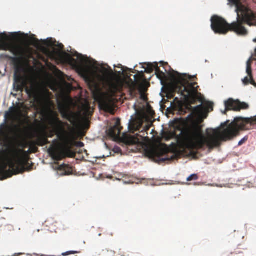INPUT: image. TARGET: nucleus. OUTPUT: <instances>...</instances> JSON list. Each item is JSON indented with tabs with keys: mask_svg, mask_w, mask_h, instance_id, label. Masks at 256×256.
Here are the masks:
<instances>
[{
	"mask_svg": "<svg viewBox=\"0 0 256 256\" xmlns=\"http://www.w3.org/2000/svg\"><path fill=\"white\" fill-rule=\"evenodd\" d=\"M253 41L255 42H256V38L254 39L253 40ZM254 52H255V56H254V58L252 60H251L250 58V60H248L247 62V63H246V66H252V60H256V48L254 50Z\"/></svg>",
	"mask_w": 256,
	"mask_h": 256,
	"instance_id": "21",
	"label": "nucleus"
},
{
	"mask_svg": "<svg viewBox=\"0 0 256 256\" xmlns=\"http://www.w3.org/2000/svg\"><path fill=\"white\" fill-rule=\"evenodd\" d=\"M238 249H239V248H237L236 249L234 250V253H235L236 254H240L242 252L240 251V250H238ZM240 249H242V250H244V248H240Z\"/></svg>",
	"mask_w": 256,
	"mask_h": 256,
	"instance_id": "29",
	"label": "nucleus"
},
{
	"mask_svg": "<svg viewBox=\"0 0 256 256\" xmlns=\"http://www.w3.org/2000/svg\"><path fill=\"white\" fill-rule=\"evenodd\" d=\"M34 136L36 138L34 142L35 144L42 146L50 144L48 138H52L54 136V134L52 132L48 134L45 130H42L37 132Z\"/></svg>",
	"mask_w": 256,
	"mask_h": 256,
	"instance_id": "10",
	"label": "nucleus"
},
{
	"mask_svg": "<svg viewBox=\"0 0 256 256\" xmlns=\"http://www.w3.org/2000/svg\"><path fill=\"white\" fill-rule=\"evenodd\" d=\"M8 227H10L11 228H12V226H8Z\"/></svg>",
	"mask_w": 256,
	"mask_h": 256,
	"instance_id": "40",
	"label": "nucleus"
},
{
	"mask_svg": "<svg viewBox=\"0 0 256 256\" xmlns=\"http://www.w3.org/2000/svg\"><path fill=\"white\" fill-rule=\"evenodd\" d=\"M242 246V244H240L238 245V246Z\"/></svg>",
	"mask_w": 256,
	"mask_h": 256,
	"instance_id": "39",
	"label": "nucleus"
},
{
	"mask_svg": "<svg viewBox=\"0 0 256 256\" xmlns=\"http://www.w3.org/2000/svg\"><path fill=\"white\" fill-rule=\"evenodd\" d=\"M169 149L167 147H158L150 150L148 152L150 157L158 163L170 162L176 159L178 156L174 153L169 156Z\"/></svg>",
	"mask_w": 256,
	"mask_h": 256,
	"instance_id": "7",
	"label": "nucleus"
},
{
	"mask_svg": "<svg viewBox=\"0 0 256 256\" xmlns=\"http://www.w3.org/2000/svg\"><path fill=\"white\" fill-rule=\"evenodd\" d=\"M94 99L98 103L100 110L111 114L114 112V105L110 99L106 98L101 94H95Z\"/></svg>",
	"mask_w": 256,
	"mask_h": 256,
	"instance_id": "9",
	"label": "nucleus"
},
{
	"mask_svg": "<svg viewBox=\"0 0 256 256\" xmlns=\"http://www.w3.org/2000/svg\"><path fill=\"white\" fill-rule=\"evenodd\" d=\"M34 41H36V42H38V40L36 38L34 39Z\"/></svg>",
	"mask_w": 256,
	"mask_h": 256,
	"instance_id": "38",
	"label": "nucleus"
},
{
	"mask_svg": "<svg viewBox=\"0 0 256 256\" xmlns=\"http://www.w3.org/2000/svg\"><path fill=\"white\" fill-rule=\"evenodd\" d=\"M118 255L120 256H128L126 253L124 252L122 249H119L118 252Z\"/></svg>",
	"mask_w": 256,
	"mask_h": 256,
	"instance_id": "26",
	"label": "nucleus"
},
{
	"mask_svg": "<svg viewBox=\"0 0 256 256\" xmlns=\"http://www.w3.org/2000/svg\"><path fill=\"white\" fill-rule=\"evenodd\" d=\"M255 87L256 88V86H255Z\"/></svg>",
	"mask_w": 256,
	"mask_h": 256,
	"instance_id": "41",
	"label": "nucleus"
},
{
	"mask_svg": "<svg viewBox=\"0 0 256 256\" xmlns=\"http://www.w3.org/2000/svg\"><path fill=\"white\" fill-rule=\"evenodd\" d=\"M227 121L222 124L223 130L221 132L219 128L212 129V149L220 146L221 142L230 140L238 136L240 130H248V124H256V116L250 118H236L230 124Z\"/></svg>",
	"mask_w": 256,
	"mask_h": 256,
	"instance_id": "4",
	"label": "nucleus"
},
{
	"mask_svg": "<svg viewBox=\"0 0 256 256\" xmlns=\"http://www.w3.org/2000/svg\"><path fill=\"white\" fill-rule=\"evenodd\" d=\"M57 142H58V140H54L52 141V143H53L54 144H56Z\"/></svg>",
	"mask_w": 256,
	"mask_h": 256,
	"instance_id": "34",
	"label": "nucleus"
},
{
	"mask_svg": "<svg viewBox=\"0 0 256 256\" xmlns=\"http://www.w3.org/2000/svg\"><path fill=\"white\" fill-rule=\"evenodd\" d=\"M8 36L5 34L0 35V49L4 50H8L10 48V45L8 42Z\"/></svg>",
	"mask_w": 256,
	"mask_h": 256,
	"instance_id": "15",
	"label": "nucleus"
},
{
	"mask_svg": "<svg viewBox=\"0 0 256 256\" xmlns=\"http://www.w3.org/2000/svg\"><path fill=\"white\" fill-rule=\"evenodd\" d=\"M236 6L237 20L231 24H228L223 18L214 16L211 18V28L216 33L226 34L228 32H234L238 35L246 36L248 31L244 24L250 26L256 25V12L243 4L240 0H228Z\"/></svg>",
	"mask_w": 256,
	"mask_h": 256,
	"instance_id": "2",
	"label": "nucleus"
},
{
	"mask_svg": "<svg viewBox=\"0 0 256 256\" xmlns=\"http://www.w3.org/2000/svg\"><path fill=\"white\" fill-rule=\"evenodd\" d=\"M225 110L223 114H226L228 110L236 112L240 111L242 110H247L249 106L248 104L244 102H240L239 100H234L230 98L224 102Z\"/></svg>",
	"mask_w": 256,
	"mask_h": 256,
	"instance_id": "8",
	"label": "nucleus"
},
{
	"mask_svg": "<svg viewBox=\"0 0 256 256\" xmlns=\"http://www.w3.org/2000/svg\"><path fill=\"white\" fill-rule=\"evenodd\" d=\"M12 128L10 126L2 124L0 126V142L7 141L12 133Z\"/></svg>",
	"mask_w": 256,
	"mask_h": 256,
	"instance_id": "12",
	"label": "nucleus"
},
{
	"mask_svg": "<svg viewBox=\"0 0 256 256\" xmlns=\"http://www.w3.org/2000/svg\"><path fill=\"white\" fill-rule=\"evenodd\" d=\"M146 67L144 68L145 72L148 74L152 72L154 70H156V68L158 66V64L157 62H148L146 64Z\"/></svg>",
	"mask_w": 256,
	"mask_h": 256,
	"instance_id": "18",
	"label": "nucleus"
},
{
	"mask_svg": "<svg viewBox=\"0 0 256 256\" xmlns=\"http://www.w3.org/2000/svg\"><path fill=\"white\" fill-rule=\"evenodd\" d=\"M78 253H79V252H77V251H68V252H66L62 253V256H68L70 254H78Z\"/></svg>",
	"mask_w": 256,
	"mask_h": 256,
	"instance_id": "23",
	"label": "nucleus"
},
{
	"mask_svg": "<svg viewBox=\"0 0 256 256\" xmlns=\"http://www.w3.org/2000/svg\"><path fill=\"white\" fill-rule=\"evenodd\" d=\"M30 148L32 149L33 152H34V153L36 152L38 150V148L34 146H30Z\"/></svg>",
	"mask_w": 256,
	"mask_h": 256,
	"instance_id": "30",
	"label": "nucleus"
},
{
	"mask_svg": "<svg viewBox=\"0 0 256 256\" xmlns=\"http://www.w3.org/2000/svg\"><path fill=\"white\" fill-rule=\"evenodd\" d=\"M198 177L196 174H191L187 178V181L195 180L198 179Z\"/></svg>",
	"mask_w": 256,
	"mask_h": 256,
	"instance_id": "20",
	"label": "nucleus"
},
{
	"mask_svg": "<svg viewBox=\"0 0 256 256\" xmlns=\"http://www.w3.org/2000/svg\"><path fill=\"white\" fill-rule=\"evenodd\" d=\"M51 124L54 127V131L62 143L60 150H54L51 152L52 158L60 161L66 157L74 158L76 153L72 150L76 145L75 138L72 132L66 131L64 124L58 117L56 114L50 118Z\"/></svg>",
	"mask_w": 256,
	"mask_h": 256,
	"instance_id": "3",
	"label": "nucleus"
},
{
	"mask_svg": "<svg viewBox=\"0 0 256 256\" xmlns=\"http://www.w3.org/2000/svg\"><path fill=\"white\" fill-rule=\"evenodd\" d=\"M104 72H105V74H106L108 75L110 77H112L113 76V75H114L113 72H112V70L110 68V71L109 72H108L107 70L105 69L104 70Z\"/></svg>",
	"mask_w": 256,
	"mask_h": 256,
	"instance_id": "25",
	"label": "nucleus"
},
{
	"mask_svg": "<svg viewBox=\"0 0 256 256\" xmlns=\"http://www.w3.org/2000/svg\"><path fill=\"white\" fill-rule=\"evenodd\" d=\"M120 124V122L118 120L116 124L114 126L110 128L109 130V134L112 137H116L117 135H118L120 133L121 130L119 126Z\"/></svg>",
	"mask_w": 256,
	"mask_h": 256,
	"instance_id": "16",
	"label": "nucleus"
},
{
	"mask_svg": "<svg viewBox=\"0 0 256 256\" xmlns=\"http://www.w3.org/2000/svg\"><path fill=\"white\" fill-rule=\"evenodd\" d=\"M140 76L141 78L144 76V74H143L142 72H141V74L140 75Z\"/></svg>",
	"mask_w": 256,
	"mask_h": 256,
	"instance_id": "35",
	"label": "nucleus"
},
{
	"mask_svg": "<svg viewBox=\"0 0 256 256\" xmlns=\"http://www.w3.org/2000/svg\"><path fill=\"white\" fill-rule=\"evenodd\" d=\"M160 64H162V66H164V64H168V63L167 62H161Z\"/></svg>",
	"mask_w": 256,
	"mask_h": 256,
	"instance_id": "33",
	"label": "nucleus"
},
{
	"mask_svg": "<svg viewBox=\"0 0 256 256\" xmlns=\"http://www.w3.org/2000/svg\"><path fill=\"white\" fill-rule=\"evenodd\" d=\"M150 130V126H146V128H144L143 130H142L140 132H142L144 131L146 132L147 131L149 130Z\"/></svg>",
	"mask_w": 256,
	"mask_h": 256,
	"instance_id": "31",
	"label": "nucleus"
},
{
	"mask_svg": "<svg viewBox=\"0 0 256 256\" xmlns=\"http://www.w3.org/2000/svg\"><path fill=\"white\" fill-rule=\"evenodd\" d=\"M248 140V136H244L242 140H240L239 142L238 145L239 146H242V144H244Z\"/></svg>",
	"mask_w": 256,
	"mask_h": 256,
	"instance_id": "24",
	"label": "nucleus"
},
{
	"mask_svg": "<svg viewBox=\"0 0 256 256\" xmlns=\"http://www.w3.org/2000/svg\"><path fill=\"white\" fill-rule=\"evenodd\" d=\"M250 83L253 85L254 86H256V82H254L253 76H252V78H250Z\"/></svg>",
	"mask_w": 256,
	"mask_h": 256,
	"instance_id": "28",
	"label": "nucleus"
},
{
	"mask_svg": "<svg viewBox=\"0 0 256 256\" xmlns=\"http://www.w3.org/2000/svg\"><path fill=\"white\" fill-rule=\"evenodd\" d=\"M16 153V159L14 162L10 160L8 164L4 163L0 166V180H3L11 177L13 174L22 173L25 171V166L28 164V161L23 159L20 153L25 152L23 150H20Z\"/></svg>",
	"mask_w": 256,
	"mask_h": 256,
	"instance_id": "6",
	"label": "nucleus"
},
{
	"mask_svg": "<svg viewBox=\"0 0 256 256\" xmlns=\"http://www.w3.org/2000/svg\"><path fill=\"white\" fill-rule=\"evenodd\" d=\"M250 78H248V76H246L242 80V82L245 85H248L250 83Z\"/></svg>",
	"mask_w": 256,
	"mask_h": 256,
	"instance_id": "27",
	"label": "nucleus"
},
{
	"mask_svg": "<svg viewBox=\"0 0 256 256\" xmlns=\"http://www.w3.org/2000/svg\"><path fill=\"white\" fill-rule=\"evenodd\" d=\"M58 170L62 172V175H70L72 172V168L66 164L58 166Z\"/></svg>",
	"mask_w": 256,
	"mask_h": 256,
	"instance_id": "17",
	"label": "nucleus"
},
{
	"mask_svg": "<svg viewBox=\"0 0 256 256\" xmlns=\"http://www.w3.org/2000/svg\"><path fill=\"white\" fill-rule=\"evenodd\" d=\"M147 136L136 134L134 136H130L126 138V142L128 145H134L141 144Z\"/></svg>",
	"mask_w": 256,
	"mask_h": 256,
	"instance_id": "13",
	"label": "nucleus"
},
{
	"mask_svg": "<svg viewBox=\"0 0 256 256\" xmlns=\"http://www.w3.org/2000/svg\"><path fill=\"white\" fill-rule=\"evenodd\" d=\"M14 88L16 92H22L25 90L28 97L39 106H44L50 102V94L48 90L34 86L28 88L26 80L20 76H15Z\"/></svg>",
	"mask_w": 256,
	"mask_h": 256,
	"instance_id": "5",
	"label": "nucleus"
},
{
	"mask_svg": "<svg viewBox=\"0 0 256 256\" xmlns=\"http://www.w3.org/2000/svg\"><path fill=\"white\" fill-rule=\"evenodd\" d=\"M84 145V144L82 142H78V146H80V147L83 146Z\"/></svg>",
	"mask_w": 256,
	"mask_h": 256,
	"instance_id": "32",
	"label": "nucleus"
},
{
	"mask_svg": "<svg viewBox=\"0 0 256 256\" xmlns=\"http://www.w3.org/2000/svg\"><path fill=\"white\" fill-rule=\"evenodd\" d=\"M246 73L248 74V76L250 77V78H252V66H246Z\"/></svg>",
	"mask_w": 256,
	"mask_h": 256,
	"instance_id": "22",
	"label": "nucleus"
},
{
	"mask_svg": "<svg viewBox=\"0 0 256 256\" xmlns=\"http://www.w3.org/2000/svg\"><path fill=\"white\" fill-rule=\"evenodd\" d=\"M20 254H20H20H14V256H20Z\"/></svg>",
	"mask_w": 256,
	"mask_h": 256,
	"instance_id": "36",
	"label": "nucleus"
},
{
	"mask_svg": "<svg viewBox=\"0 0 256 256\" xmlns=\"http://www.w3.org/2000/svg\"><path fill=\"white\" fill-rule=\"evenodd\" d=\"M144 122V118L142 116H138L134 119L132 120L129 124L130 130L134 132L140 130Z\"/></svg>",
	"mask_w": 256,
	"mask_h": 256,
	"instance_id": "11",
	"label": "nucleus"
},
{
	"mask_svg": "<svg viewBox=\"0 0 256 256\" xmlns=\"http://www.w3.org/2000/svg\"><path fill=\"white\" fill-rule=\"evenodd\" d=\"M170 76L174 81V84L166 94L168 98L174 97L176 92L180 94L187 101L186 104L178 100V98H174L172 106L174 111L180 115H184L188 112L190 114L188 116V118H195L204 115L208 108L212 110V106L208 104L206 107L203 104L204 98L202 94L198 92L199 86L196 82H192L194 77L190 76L188 79L190 82L184 78L182 76L177 72L172 70L169 74Z\"/></svg>",
	"mask_w": 256,
	"mask_h": 256,
	"instance_id": "1",
	"label": "nucleus"
},
{
	"mask_svg": "<svg viewBox=\"0 0 256 256\" xmlns=\"http://www.w3.org/2000/svg\"><path fill=\"white\" fill-rule=\"evenodd\" d=\"M109 84L111 90L114 92L120 91L123 87V82L118 78L111 80Z\"/></svg>",
	"mask_w": 256,
	"mask_h": 256,
	"instance_id": "14",
	"label": "nucleus"
},
{
	"mask_svg": "<svg viewBox=\"0 0 256 256\" xmlns=\"http://www.w3.org/2000/svg\"><path fill=\"white\" fill-rule=\"evenodd\" d=\"M155 74L156 77L160 79L161 81H163L166 80V76L165 74L162 70H160V67L158 66L155 70Z\"/></svg>",
	"mask_w": 256,
	"mask_h": 256,
	"instance_id": "19",
	"label": "nucleus"
},
{
	"mask_svg": "<svg viewBox=\"0 0 256 256\" xmlns=\"http://www.w3.org/2000/svg\"><path fill=\"white\" fill-rule=\"evenodd\" d=\"M137 76H137V75H134V79H135V80H136V77H137Z\"/></svg>",
	"mask_w": 256,
	"mask_h": 256,
	"instance_id": "37",
	"label": "nucleus"
}]
</instances>
